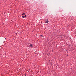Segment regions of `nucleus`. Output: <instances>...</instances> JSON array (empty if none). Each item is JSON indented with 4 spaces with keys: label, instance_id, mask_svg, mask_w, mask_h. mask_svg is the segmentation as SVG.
Masks as SVG:
<instances>
[{
    "label": "nucleus",
    "instance_id": "1",
    "mask_svg": "<svg viewBox=\"0 0 76 76\" xmlns=\"http://www.w3.org/2000/svg\"><path fill=\"white\" fill-rule=\"evenodd\" d=\"M48 20L47 19L45 20V23H48Z\"/></svg>",
    "mask_w": 76,
    "mask_h": 76
},
{
    "label": "nucleus",
    "instance_id": "2",
    "mask_svg": "<svg viewBox=\"0 0 76 76\" xmlns=\"http://www.w3.org/2000/svg\"><path fill=\"white\" fill-rule=\"evenodd\" d=\"M25 15V13H23V14H22V15Z\"/></svg>",
    "mask_w": 76,
    "mask_h": 76
},
{
    "label": "nucleus",
    "instance_id": "3",
    "mask_svg": "<svg viewBox=\"0 0 76 76\" xmlns=\"http://www.w3.org/2000/svg\"><path fill=\"white\" fill-rule=\"evenodd\" d=\"M30 46L31 47H32V44L30 45Z\"/></svg>",
    "mask_w": 76,
    "mask_h": 76
},
{
    "label": "nucleus",
    "instance_id": "4",
    "mask_svg": "<svg viewBox=\"0 0 76 76\" xmlns=\"http://www.w3.org/2000/svg\"><path fill=\"white\" fill-rule=\"evenodd\" d=\"M40 36L41 37H44V36L43 35H40Z\"/></svg>",
    "mask_w": 76,
    "mask_h": 76
},
{
    "label": "nucleus",
    "instance_id": "5",
    "mask_svg": "<svg viewBox=\"0 0 76 76\" xmlns=\"http://www.w3.org/2000/svg\"><path fill=\"white\" fill-rule=\"evenodd\" d=\"M22 18H25V16H22Z\"/></svg>",
    "mask_w": 76,
    "mask_h": 76
},
{
    "label": "nucleus",
    "instance_id": "6",
    "mask_svg": "<svg viewBox=\"0 0 76 76\" xmlns=\"http://www.w3.org/2000/svg\"><path fill=\"white\" fill-rule=\"evenodd\" d=\"M24 17H26V15H25Z\"/></svg>",
    "mask_w": 76,
    "mask_h": 76
},
{
    "label": "nucleus",
    "instance_id": "7",
    "mask_svg": "<svg viewBox=\"0 0 76 76\" xmlns=\"http://www.w3.org/2000/svg\"><path fill=\"white\" fill-rule=\"evenodd\" d=\"M26 76V75H25V76Z\"/></svg>",
    "mask_w": 76,
    "mask_h": 76
}]
</instances>
